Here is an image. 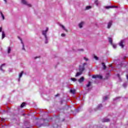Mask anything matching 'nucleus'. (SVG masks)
Here are the masks:
<instances>
[{
    "label": "nucleus",
    "instance_id": "obj_27",
    "mask_svg": "<svg viewBox=\"0 0 128 128\" xmlns=\"http://www.w3.org/2000/svg\"><path fill=\"white\" fill-rule=\"evenodd\" d=\"M94 58L96 60H98V57L96 56L95 54H94Z\"/></svg>",
    "mask_w": 128,
    "mask_h": 128
},
{
    "label": "nucleus",
    "instance_id": "obj_14",
    "mask_svg": "<svg viewBox=\"0 0 128 128\" xmlns=\"http://www.w3.org/2000/svg\"><path fill=\"white\" fill-rule=\"evenodd\" d=\"M84 22H81L78 24V26L80 28H82V26H84Z\"/></svg>",
    "mask_w": 128,
    "mask_h": 128
},
{
    "label": "nucleus",
    "instance_id": "obj_2",
    "mask_svg": "<svg viewBox=\"0 0 128 128\" xmlns=\"http://www.w3.org/2000/svg\"><path fill=\"white\" fill-rule=\"evenodd\" d=\"M86 64H87L86 63H84L82 66L81 65L79 66V68H78L79 72H84V70H85L84 66H86Z\"/></svg>",
    "mask_w": 128,
    "mask_h": 128
},
{
    "label": "nucleus",
    "instance_id": "obj_12",
    "mask_svg": "<svg viewBox=\"0 0 128 128\" xmlns=\"http://www.w3.org/2000/svg\"><path fill=\"white\" fill-rule=\"evenodd\" d=\"M102 66L103 67V70H106V63L102 62Z\"/></svg>",
    "mask_w": 128,
    "mask_h": 128
},
{
    "label": "nucleus",
    "instance_id": "obj_24",
    "mask_svg": "<svg viewBox=\"0 0 128 128\" xmlns=\"http://www.w3.org/2000/svg\"><path fill=\"white\" fill-rule=\"evenodd\" d=\"M11 51H12V48L8 47V54H10Z\"/></svg>",
    "mask_w": 128,
    "mask_h": 128
},
{
    "label": "nucleus",
    "instance_id": "obj_38",
    "mask_svg": "<svg viewBox=\"0 0 128 128\" xmlns=\"http://www.w3.org/2000/svg\"><path fill=\"white\" fill-rule=\"evenodd\" d=\"M78 50L79 52H84V49H78Z\"/></svg>",
    "mask_w": 128,
    "mask_h": 128
},
{
    "label": "nucleus",
    "instance_id": "obj_49",
    "mask_svg": "<svg viewBox=\"0 0 128 128\" xmlns=\"http://www.w3.org/2000/svg\"><path fill=\"white\" fill-rule=\"evenodd\" d=\"M55 118H58V116H56Z\"/></svg>",
    "mask_w": 128,
    "mask_h": 128
},
{
    "label": "nucleus",
    "instance_id": "obj_32",
    "mask_svg": "<svg viewBox=\"0 0 128 128\" xmlns=\"http://www.w3.org/2000/svg\"><path fill=\"white\" fill-rule=\"evenodd\" d=\"M112 6H106L105 7V8H106L107 10H108V8H112Z\"/></svg>",
    "mask_w": 128,
    "mask_h": 128
},
{
    "label": "nucleus",
    "instance_id": "obj_45",
    "mask_svg": "<svg viewBox=\"0 0 128 128\" xmlns=\"http://www.w3.org/2000/svg\"><path fill=\"white\" fill-rule=\"evenodd\" d=\"M126 56H124V57L123 58L124 60H126Z\"/></svg>",
    "mask_w": 128,
    "mask_h": 128
},
{
    "label": "nucleus",
    "instance_id": "obj_34",
    "mask_svg": "<svg viewBox=\"0 0 128 128\" xmlns=\"http://www.w3.org/2000/svg\"><path fill=\"white\" fill-rule=\"evenodd\" d=\"M128 86V83H124V84H123V86L124 87V88H126V86Z\"/></svg>",
    "mask_w": 128,
    "mask_h": 128
},
{
    "label": "nucleus",
    "instance_id": "obj_44",
    "mask_svg": "<svg viewBox=\"0 0 128 128\" xmlns=\"http://www.w3.org/2000/svg\"><path fill=\"white\" fill-rule=\"evenodd\" d=\"M120 66H122V64H120L119 65H118Z\"/></svg>",
    "mask_w": 128,
    "mask_h": 128
},
{
    "label": "nucleus",
    "instance_id": "obj_50",
    "mask_svg": "<svg viewBox=\"0 0 128 128\" xmlns=\"http://www.w3.org/2000/svg\"><path fill=\"white\" fill-rule=\"evenodd\" d=\"M126 78H127V80H128V74L126 75Z\"/></svg>",
    "mask_w": 128,
    "mask_h": 128
},
{
    "label": "nucleus",
    "instance_id": "obj_59",
    "mask_svg": "<svg viewBox=\"0 0 128 128\" xmlns=\"http://www.w3.org/2000/svg\"><path fill=\"white\" fill-rule=\"evenodd\" d=\"M88 90H90V88L88 89Z\"/></svg>",
    "mask_w": 128,
    "mask_h": 128
},
{
    "label": "nucleus",
    "instance_id": "obj_11",
    "mask_svg": "<svg viewBox=\"0 0 128 128\" xmlns=\"http://www.w3.org/2000/svg\"><path fill=\"white\" fill-rule=\"evenodd\" d=\"M6 66V64H3L0 66V70H2L3 72H4V70L2 69V66Z\"/></svg>",
    "mask_w": 128,
    "mask_h": 128
},
{
    "label": "nucleus",
    "instance_id": "obj_7",
    "mask_svg": "<svg viewBox=\"0 0 128 128\" xmlns=\"http://www.w3.org/2000/svg\"><path fill=\"white\" fill-rule=\"evenodd\" d=\"M78 82L80 84H82V82H84V77L82 76L78 80Z\"/></svg>",
    "mask_w": 128,
    "mask_h": 128
},
{
    "label": "nucleus",
    "instance_id": "obj_25",
    "mask_svg": "<svg viewBox=\"0 0 128 128\" xmlns=\"http://www.w3.org/2000/svg\"><path fill=\"white\" fill-rule=\"evenodd\" d=\"M26 104V102H22L20 106V108H24V106Z\"/></svg>",
    "mask_w": 128,
    "mask_h": 128
},
{
    "label": "nucleus",
    "instance_id": "obj_42",
    "mask_svg": "<svg viewBox=\"0 0 128 128\" xmlns=\"http://www.w3.org/2000/svg\"><path fill=\"white\" fill-rule=\"evenodd\" d=\"M111 8H116V6H112Z\"/></svg>",
    "mask_w": 128,
    "mask_h": 128
},
{
    "label": "nucleus",
    "instance_id": "obj_52",
    "mask_svg": "<svg viewBox=\"0 0 128 128\" xmlns=\"http://www.w3.org/2000/svg\"><path fill=\"white\" fill-rule=\"evenodd\" d=\"M4 120V118H1V120Z\"/></svg>",
    "mask_w": 128,
    "mask_h": 128
},
{
    "label": "nucleus",
    "instance_id": "obj_57",
    "mask_svg": "<svg viewBox=\"0 0 128 128\" xmlns=\"http://www.w3.org/2000/svg\"><path fill=\"white\" fill-rule=\"evenodd\" d=\"M115 8H118V6H116V7Z\"/></svg>",
    "mask_w": 128,
    "mask_h": 128
},
{
    "label": "nucleus",
    "instance_id": "obj_37",
    "mask_svg": "<svg viewBox=\"0 0 128 128\" xmlns=\"http://www.w3.org/2000/svg\"><path fill=\"white\" fill-rule=\"evenodd\" d=\"M61 36H62V37L66 36V34H61Z\"/></svg>",
    "mask_w": 128,
    "mask_h": 128
},
{
    "label": "nucleus",
    "instance_id": "obj_5",
    "mask_svg": "<svg viewBox=\"0 0 128 128\" xmlns=\"http://www.w3.org/2000/svg\"><path fill=\"white\" fill-rule=\"evenodd\" d=\"M92 78H100V80L102 79V76L100 75H93L92 76Z\"/></svg>",
    "mask_w": 128,
    "mask_h": 128
},
{
    "label": "nucleus",
    "instance_id": "obj_39",
    "mask_svg": "<svg viewBox=\"0 0 128 128\" xmlns=\"http://www.w3.org/2000/svg\"><path fill=\"white\" fill-rule=\"evenodd\" d=\"M84 60H86V62H88V59L86 57H84Z\"/></svg>",
    "mask_w": 128,
    "mask_h": 128
},
{
    "label": "nucleus",
    "instance_id": "obj_54",
    "mask_svg": "<svg viewBox=\"0 0 128 128\" xmlns=\"http://www.w3.org/2000/svg\"><path fill=\"white\" fill-rule=\"evenodd\" d=\"M58 96V94H56V95L55 96Z\"/></svg>",
    "mask_w": 128,
    "mask_h": 128
},
{
    "label": "nucleus",
    "instance_id": "obj_13",
    "mask_svg": "<svg viewBox=\"0 0 128 128\" xmlns=\"http://www.w3.org/2000/svg\"><path fill=\"white\" fill-rule=\"evenodd\" d=\"M121 98H122V97H120V96L116 97V98L113 99V102H118V100H120Z\"/></svg>",
    "mask_w": 128,
    "mask_h": 128
},
{
    "label": "nucleus",
    "instance_id": "obj_35",
    "mask_svg": "<svg viewBox=\"0 0 128 128\" xmlns=\"http://www.w3.org/2000/svg\"><path fill=\"white\" fill-rule=\"evenodd\" d=\"M40 58V56H37L36 57H34V60H36V58Z\"/></svg>",
    "mask_w": 128,
    "mask_h": 128
},
{
    "label": "nucleus",
    "instance_id": "obj_51",
    "mask_svg": "<svg viewBox=\"0 0 128 128\" xmlns=\"http://www.w3.org/2000/svg\"><path fill=\"white\" fill-rule=\"evenodd\" d=\"M8 110H10V108H8Z\"/></svg>",
    "mask_w": 128,
    "mask_h": 128
},
{
    "label": "nucleus",
    "instance_id": "obj_18",
    "mask_svg": "<svg viewBox=\"0 0 128 128\" xmlns=\"http://www.w3.org/2000/svg\"><path fill=\"white\" fill-rule=\"evenodd\" d=\"M108 100V96H105L103 97V102H106V100Z\"/></svg>",
    "mask_w": 128,
    "mask_h": 128
},
{
    "label": "nucleus",
    "instance_id": "obj_40",
    "mask_svg": "<svg viewBox=\"0 0 128 128\" xmlns=\"http://www.w3.org/2000/svg\"><path fill=\"white\" fill-rule=\"evenodd\" d=\"M2 32V27H0V32Z\"/></svg>",
    "mask_w": 128,
    "mask_h": 128
},
{
    "label": "nucleus",
    "instance_id": "obj_46",
    "mask_svg": "<svg viewBox=\"0 0 128 128\" xmlns=\"http://www.w3.org/2000/svg\"><path fill=\"white\" fill-rule=\"evenodd\" d=\"M18 82H20V78H19L18 79Z\"/></svg>",
    "mask_w": 128,
    "mask_h": 128
},
{
    "label": "nucleus",
    "instance_id": "obj_21",
    "mask_svg": "<svg viewBox=\"0 0 128 128\" xmlns=\"http://www.w3.org/2000/svg\"><path fill=\"white\" fill-rule=\"evenodd\" d=\"M90 8H92L91 6H86V8L85 10H90Z\"/></svg>",
    "mask_w": 128,
    "mask_h": 128
},
{
    "label": "nucleus",
    "instance_id": "obj_36",
    "mask_svg": "<svg viewBox=\"0 0 128 128\" xmlns=\"http://www.w3.org/2000/svg\"><path fill=\"white\" fill-rule=\"evenodd\" d=\"M112 45L114 48H116V44H112Z\"/></svg>",
    "mask_w": 128,
    "mask_h": 128
},
{
    "label": "nucleus",
    "instance_id": "obj_9",
    "mask_svg": "<svg viewBox=\"0 0 128 128\" xmlns=\"http://www.w3.org/2000/svg\"><path fill=\"white\" fill-rule=\"evenodd\" d=\"M102 104H99L96 108V110H102Z\"/></svg>",
    "mask_w": 128,
    "mask_h": 128
},
{
    "label": "nucleus",
    "instance_id": "obj_15",
    "mask_svg": "<svg viewBox=\"0 0 128 128\" xmlns=\"http://www.w3.org/2000/svg\"><path fill=\"white\" fill-rule=\"evenodd\" d=\"M70 94H76V90L74 89V90L71 89L70 90Z\"/></svg>",
    "mask_w": 128,
    "mask_h": 128
},
{
    "label": "nucleus",
    "instance_id": "obj_29",
    "mask_svg": "<svg viewBox=\"0 0 128 128\" xmlns=\"http://www.w3.org/2000/svg\"><path fill=\"white\" fill-rule=\"evenodd\" d=\"M58 124H53V128H58Z\"/></svg>",
    "mask_w": 128,
    "mask_h": 128
},
{
    "label": "nucleus",
    "instance_id": "obj_47",
    "mask_svg": "<svg viewBox=\"0 0 128 128\" xmlns=\"http://www.w3.org/2000/svg\"><path fill=\"white\" fill-rule=\"evenodd\" d=\"M4 112H6V114H8V110H7V111L4 110Z\"/></svg>",
    "mask_w": 128,
    "mask_h": 128
},
{
    "label": "nucleus",
    "instance_id": "obj_26",
    "mask_svg": "<svg viewBox=\"0 0 128 128\" xmlns=\"http://www.w3.org/2000/svg\"><path fill=\"white\" fill-rule=\"evenodd\" d=\"M46 126V124H41L38 126L39 128H40L41 126Z\"/></svg>",
    "mask_w": 128,
    "mask_h": 128
},
{
    "label": "nucleus",
    "instance_id": "obj_3",
    "mask_svg": "<svg viewBox=\"0 0 128 128\" xmlns=\"http://www.w3.org/2000/svg\"><path fill=\"white\" fill-rule=\"evenodd\" d=\"M21 2L22 4H24V6H28L32 8V4H28L26 0H21Z\"/></svg>",
    "mask_w": 128,
    "mask_h": 128
},
{
    "label": "nucleus",
    "instance_id": "obj_10",
    "mask_svg": "<svg viewBox=\"0 0 128 128\" xmlns=\"http://www.w3.org/2000/svg\"><path fill=\"white\" fill-rule=\"evenodd\" d=\"M112 20H110L108 24V28H110L112 25Z\"/></svg>",
    "mask_w": 128,
    "mask_h": 128
},
{
    "label": "nucleus",
    "instance_id": "obj_56",
    "mask_svg": "<svg viewBox=\"0 0 128 128\" xmlns=\"http://www.w3.org/2000/svg\"><path fill=\"white\" fill-rule=\"evenodd\" d=\"M36 120H38V118H36Z\"/></svg>",
    "mask_w": 128,
    "mask_h": 128
},
{
    "label": "nucleus",
    "instance_id": "obj_43",
    "mask_svg": "<svg viewBox=\"0 0 128 128\" xmlns=\"http://www.w3.org/2000/svg\"><path fill=\"white\" fill-rule=\"evenodd\" d=\"M118 76L120 80V74H118Z\"/></svg>",
    "mask_w": 128,
    "mask_h": 128
},
{
    "label": "nucleus",
    "instance_id": "obj_28",
    "mask_svg": "<svg viewBox=\"0 0 128 128\" xmlns=\"http://www.w3.org/2000/svg\"><path fill=\"white\" fill-rule=\"evenodd\" d=\"M24 74V71H22L19 75V78H20L22 76V74Z\"/></svg>",
    "mask_w": 128,
    "mask_h": 128
},
{
    "label": "nucleus",
    "instance_id": "obj_53",
    "mask_svg": "<svg viewBox=\"0 0 128 128\" xmlns=\"http://www.w3.org/2000/svg\"><path fill=\"white\" fill-rule=\"evenodd\" d=\"M10 72H12V70H10Z\"/></svg>",
    "mask_w": 128,
    "mask_h": 128
},
{
    "label": "nucleus",
    "instance_id": "obj_1",
    "mask_svg": "<svg viewBox=\"0 0 128 128\" xmlns=\"http://www.w3.org/2000/svg\"><path fill=\"white\" fill-rule=\"evenodd\" d=\"M48 28L46 27V30L42 31V35L44 36L45 41L44 44H48Z\"/></svg>",
    "mask_w": 128,
    "mask_h": 128
},
{
    "label": "nucleus",
    "instance_id": "obj_17",
    "mask_svg": "<svg viewBox=\"0 0 128 128\" xmlns=\"http://www.w3.org/2000/svg\"><path fill=\"white\" fill-rule=\"evenodd\" d=\"M6 38V33L4 32V31L2 32V40H4Z\"/></svg>",
    "mask_w": 128,
    "mask_h": 128
},
{
    "label": "nucleus",
    "instance_id": "obj_41",
    "mask_svg": "<svg viewBox=\"0 0 128 128\" xmlns=\"http://www.w3.org/2000/svg\"><path fill=\"white\" fill-rule=\"evenodd\" d=\"M18 38H19V40H20L21 42H22V38H20V37H18Z\"/></svg>",
    "mask_w": 128,
    "mask_h": 128
},
{
    "label": "nucleus",
    "instance_id": "obj_6",
    "mask_svg": "<svg viewBox=\"0 0 128 128\" xmlns=\"http://www.w3.org/2000/svg\"><path fill=\"white\" fill-rule=\"evenodd\" d=\"M58 25L62 28L66 32H68V29H66V28H65L64 26V25L62 24H59Z\"/></svg>",
    "mask_w": 128,
    "mask_h": 128
},
{
    "label": "nucleus",
    "instance_id": "obj_4",
    "mask_svg": "<svg viewBox=\"0 0 128 128\" xmlns=\"http://www.w3.org/2000/svg\"><path fill=\"white\" fill-rule=\"evenodd\" d=\"M126 39H124L122 40H121L120 42L118 43V45L121 46L122 48H124V43L126 42Z\"/></svg>",
    "mask_w": 128,
    "mask_h": 128
},
{
    "label": "nucleus",
    "instance_id": "obj_55",
    "mask_svg": "<svg viewBox=\"0 0 128 128\" xmlns=\"http://www.w3.org/2000/svg\"><path fill=\"white\" fill-rule=\"evenodd\" d=\"M23 116H26V114H23Z\"/></svg>",
    "mask_w": 128,
    "mask_h": 128
},
{
    "label": "nucleus",
    "instance_id": "obj_19",
    "mask_svg": "<svg viewBox=\"0 0 128 128\" xmlns=\"http://www.w3.org/2000/svg\"><path fill=\"white\" fill-rule=\"evenodd\" d=\"M82 74V72H77L76 74V76H80V74Z\"/></svg>",
    "mask_w": 128,
    "mask_h": 128
},
{
    "label": "nucleus",
    "instance_id": "obj_58",
    "mask_svg": "<svg viewBox=\"0 0 128 128\" xmlns=\"http://www.w3.org/2000/svg\"><path fill=\"white\" fill-rule=\"evenodd\" d=\"M110 66H111V68H112V65H110Z\"/></svg>",
    "mask_w": 128,
    "mask_h": 128
},
{
    "label": "nucleus",
    "instance_id": "obj_16",
    "mask_svg": "<svg viewBox=\"0 0 128 128\" xmlns=\"http://www.w3.org/2000/svg\"><path fill=\"white\" fill-rule=\"evenodd\" d=\"M110 78V73H107L105 76L104 80H108Z\"/></svg>",
    "mask_w": 128,
    "mask_h": 128
},
{
    "label": "nucleus",
    "instance_id": "obj_22",
    "mask_svg": "<svg viewBox=\"0 0 128 128\" xmlns=\"http://www.w3.org/2000/svg\"><path fill=\"white\" fill-rule=\"evenodd\" d=\"M21 44H22V50H23L26 51V48H24V42H21Z\"/></svg>",
    "mask_w": 128,
    "mask_h": 128
},
{
    "label": "nucleus",
    "instance_id": "obj_30",
    "mask_svg": "<svg viewBox=\"0 0 128 128\" xmlns=\"http://www.w3.org/2000/svg\"><path fill=\"white\" fill-rule=\"evenodd\" d=\"M108 40L111 44H112V38H108Z\"/></svg>",
    "mask_w": 128,
    "mask_h": 128
},
{
    "label": "nucleus",
    "instance_id": "obj_33",
    "mask_svg": "<svg viewBox=\"0 0 128 128\" xmlns=\"http://www.w3.org/2000/svg\"><path fill=\"white\" fill-rule=\"evenodd\" d=\"M71 80H72V82H76V80H77L76 78H71Z\"/></svg>",
    "mask_w": 128,
    "mask_h": 128
},
{
    "label": "nucleus",
    "instance_id": "obj_20",
    "mask_svg": "<svg viewBox=\"0 0 128 128\" xmlns=\"http://www.w3.org/2000/svg\"><path fill=\"white\" fill-rule=\"evenodd\" d=\"M0 15L2 17L3 20H4V14H2V12H0Z\"/></svg>",
    "mask_w": 128,
    "mask_h": 128
},
{
    "label": "nucleus",
    "instance_id": "obj_8",
    "mask_svg": "<svg viewBox=\"0 0 128 128\" xmlns=\"http://www.w3.org/2000/svg\"><path fill=\"white\" fill-rule=\"evenodd\" d=\"M110 120V118H104L102 120V122H108Z\"/></svg>",
    "mask_w": 128,
    "mask_h": 128
},
{
    "label": "nucleus",
    "instance_id": "obj_23",
    "mask_svg": "<svg viewBox=\"0 0 128 128\" xmlns=\"http://www.w3.org/2000/svg\"><path fill=\"white\" fill-rule=\"evenodd\" d=\"M92 85V82H88V84L86 86V88H90V86Z\"/></svg>",
    "mask_w": 128,
    "mask_h": 128
},
{
    "label": "nucleus",
    "instance_id": "obj_48",
    "mask_svg": "<svg viewBox=\"0 0 128 128\" xmlns=\"http://www.w3.org/2000/svg\"><path fill=\"white\" fill-rule=\"evenodd\" d=\"M4 1L5 2L6 4V2H7L6 0H4Z\"/></svg>",
    "mask_w": 128,
    "mask_h": 128
},
{
    "label": "nucleus",
    "instance_id": "obj_31",
    "mask_svg": "<svg viewBox=\"0 0 128 128\" xmlns=\"http://www.w3.org/2000/svg\"><path fill=\"white\" fill-rule=\"evenodd\" d=\"M94 4L98 6V0H96L94 1Z\"/></svg>",
    "mask_w": 128,
    "mask_h": 128
}]
</instances>
